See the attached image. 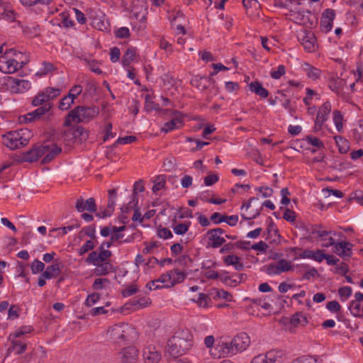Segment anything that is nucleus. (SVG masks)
I'll list each match as a JSON object with an SVG mask.
<instances>
[{
    "label": "nucleus",
    "instance_id": "f257e3e1",
    "mask_svg": "<svg viewBox=\"0 0 363 363\" xmlns=\"http://www.w3.org/2000/svg\"><path fill=\"white\" fill-rule=\"evenodd\" d=\"M192 341L193 336L189 330H179L169 339L167 352L172 357L182 356L191 349Z\"/></svg>",
    "mask_w": 363,
    "mask_h": 363
},
{
    "label": "nucleus",
    "instance_id": "f03ea898",
    "mask_svg": "<svg viewBox=\"0 0 363 363\" xmlns=\"http://www.w3.org/2000/svg\"><path fill=\"white\" fill-rule=\"evenodd\" d=\"M250 344V337L245 333H242L236 336L229 342H223L218 347L219 352L223 357L232 356L238 352L245 350Z\"/></svg>",
    "mask_w": 363,
    "mask_h": 363
},
{
    "label": "nucleus",
    "instance_id": "7ed1b4c3",
    "mask_svg": "<svg viewBox=\"0 0 363 363\" xmlns=\"http://www.w3.org/2000/svg\"><path fill=\"white\" fill-rule=\"evenodd\" d=\"M32 131L28 128H21L10 131L3 136V143L11 150L26 146L33 138Z\"/></svg>",
    "mask_w": 363,
    "mask_h": 363
},
{
    "label": "nucleus",
    "instance_id": "20e7f679",
    "mask_svg": "<svg viewBox=\"0 0 363 363\" xmlns=\"http://www.w3.org/2000/svg\"><path fill=\"white\" fill-rule=\"evenodd\" d=\"M99 113L96 107L77 106L70 111L66 116L64 122L65 126H70L72 122L82 123L94 118Z\"/></svg>",
    "mask_w": 363,
    "mask_h": 363
},
{
    "label": "nucleus",
    "instance_id": "39448f33",
    "mask_svg": "<svg viewBox=\"0 0 363 363\" xmlns=\"http://www.w3.org/2000/svg\"><path fill=\"white\" fill-rule=\"evenodd\" d=\"M17 51L14 49H9L0 56V71L4 73L12 74L21 69L25 63L19 62L17 59L13 58L17 56Z\"/></svg>",
    "mask_w": 363,
    "mask_h": 363
},
{
    "label": "nucleus",
    "instance_id": "423d86ee",
    "mask_svg": "<svg viewBox=\"0 0 363 363\" xmlns=\"http://www.w3.org/2000/svg\"><path fill=\"white\" fill-rule=\"evenodd\" d=\"M134 329L128 324L119 323L113 325L107 333L109 338L116 344H121L128 340L130 333Z\"/></svg>",
    "mask_w": 363,
    "mask_h": 363
},
{
    "label": "nucleus",
    "instance_id": "0eeeda50",
    "mask_svg": "<svg viewBox=\"0 0 363 363\" xmlns=\"http://www.w3.org/2000/svg\"><path fill=\"white\" fill-rule=\"evenodd\" d=\"M61 90L57 88L47 87L43 91L38 92V94L33 98L32 105L33 106H38L51 104L50 101L54 98L59 96Z\"/></svg>",
    "mask_w": 363,
    "mask_h": 363
},
{
    "label": "nucleus",
    "instance_id": "6e6552de",
    "mask_svg": "<svg viewBox=\"0 0 363 363\" xmlns=\"http://www.w3.org/2000/svg\"><path fill=\"white\" fill-rule=\"evenodd\" d=\"M33 330L31 326H22L18 331L14 333L10 334L9 340L11 341L12 346L9 347V352L12 349L15 350L16 346L19 345V349L17 350V354H21L25 352L27 345L25 343H22L21 341L17 340L16 338L21 337L25 334L31 333Z\"/></svg>",
    "mask_w": 363,
    "mask_h": 363
},
{
    "label": "nucleus",
    "instance_id": "1a4fd4ad",
    "mask_svg": "<svg viewBox=\"0 0 363 363\" xmlns=\"http://www.w3.org/2000/svg\"><path fill=\"white\" fill-rule=\"evenodd\" d=\"M44 150V148H43ZM43 156L41 144L36 143L27 152L21 153L17 160L18 162H33Z\"/></svg>",
    "mask_w": 363,
    "mask_h": 363
},
{
    "label": "nucleus",
    "instance_id": "9d476101",
    "mask_svg": "<svg viewBox=\"0 0 363 363\" xmlns=\"http://www.w3.org/2000/svg\"><path fill=\"white\" fill-rule=\"evenodd\" d=\"M52 107V104H47L42 106L33 111L28 113L26 115L19 117L20 123H30L40 118L42 116L49 112Z\"/></svg>",
    "mask_w": 363,
    "mask_h": 363
},
{
    "label": "nucleus",
    "instance_id": "9b49d317",
    "mask_svg": "<svg viewBox=\"0 0 363 363\" xmlns=\"http://www.w3.org/2000/svg\"><path fill=\"white\" fill-rule=\"evenodd\" d=\"M43 152V159L42 160V163L46 164L51 162L57 155H58L61 152V147H58L55 144H41V149Z\"/></svg>",
    "mask_w": 363,
    "mask_h": 363
},
{
    "label": "nucleus",
    "instance_id": "f8f14e48",
    "mask_svg": "<svg viewBox=\"0 0 363 363\" xmlns=\"http://www.w3.org/2000/svg\"><path fill=\"white\" fill-rule=\"evenodd\" d=\"M335 17V11L332 9H327L323 12L320 18V28L322 31L328 33L331 30Z\"/></svg>",
    "mask_w": 363,
    "mask_h": 363
},
{
    "label": "nucleus",
    "instance_id": "ddd939ff",
    "mask_svg": "<svg viewBox=\"0 0 363 363\" xmlns=\"http://www.w3.org/2000/svg\"><path fill=\"white\" fill-rule=\"evenodd\" d=\"M121 363H136L138 350L135 347H128L119 353Z\"/></svg>",
    "mask_w": 363,
    "mask_h": 363
},
{
    "label": "nucleus",
    "instance_id": "4468645a",
    "mask_svg": "<svg viewBox=\"0 0 363 363\" xmlns=\"http://www.w3.org/2000/svg\"><path fill=\"white\" fill-rule=\"evenodd\" d=\"M210 220L215 224L225 222L230 226H235L238 222V216H225L216 212L211 216Z\"/></svg>",
    "mask_w": 363,
    "mask_h": 363
},
{
    "label": "nucleus",
    "instance_id": "2eb2a0df",
    "mask_svg": "<svg viewBox=\"0 0 363 363\" xmlns=\"http://www.w3.org/2000/svg\"><path fill=\"white\" fill-rule=\"evenodd\" d=\"M333 246L334 252L343 259L352 256V245L350 242L346 241L335 242Z\"/></svg>",
    "mask_w": 363,
    "mask_h": 363
},
{
    "label": "nucleus",
    "instance_id": "dca6fc26",
    "mask_svg": "<svg viewBox=\"0 0 363 363\" xmlns=\"http://www.w3.org/2000/svg\"><path fill=\"white\" fill-rule=\"evenodd\" d=\"M331 111V104L329 101L325 102L319 108L315 118V127L321 128L325 121L328 120V116Z\"/></svg>",
    "mask_w": 363,
    "mask_h": 363
},
{
    "label": "nucleus",
    "instance_id": "f3484780",
    "mask_svg": "<svg viewBox=\"0 0 363 363\" xmlns=\"http://www.w3.org/2000/svg\"><path fill=\"white\" fill-rule=\"evenodd\" d=\"M143 356L145 363H158L162 357L161 354L152 346L145 347Z\"/></svg>",
    "mask_w": 363,
    "mask_h": 363
},
{
    "label": "nucleus",
    "instance_id": "a211bd4d",
    "mask_svg": "<svg viewBox=\"0 0 363 363\" xmlns=\"http://www.w3.org/2000/svg\"><path fill=\"white\" fill-rule=\"evenodd\" d=\"M62 262L59 259H55L51 265L47 267L45 271L43 272L44 277L47 279L56 278L61 272Z\"/></svg>",
    "mask_w": 363,
    "mask_h": 363
},
{
    "label": "nucleus",
    "instance_id": "6ab92c4d",
    "mask_svg": "<svg viewBox=\"0 0 363 363\" xmlns=\"http://www.w3.org/2000/svg\"><path fill=\"white\" fill-rule=\"evenodd\" d=\"M206 236L208 239V246L213 247V248L220 247L225 242V240L223 237H222L219 235H217L216 233H214L211 230H209L206 233Z\"/></svg>",
    "mask_w": 363,
    "mask_h": 363
},
{
    "label": "nucleus",
    "instance_id": "aec40b11",
    "mask_svg": "<svg viewBox=\"0 0 363 363\" xmlns=\"http://www.w3.org/2000/svg\"><path fill=\"white\" fill-rule=\"evenodd\" d=\"M346 82L339 77H331L328 82L329 88L337 94L343 91Z\"/></svg>",
    "mask_w": 363,
    "mask_h": 363
},
{
    "label": "nucleus",
    "instance_id": "412c9836",
    "mask_svg": "<svg viewBox=\"0 0 363 363\" xmlns=\"http://www.w3.org/2000/svg\"><path fill=\"white\" fill-rule=\"evenodd\" d=\"M250 90L262 98H267L269 96V91L262 86L260 82L255 81L249 84Z\"/></svg>",
    "mask_w": 363,
    "mask_h": 363
},
{
    "label": "nucleus",
    "instance_id": "4be33fe9",
    "mask_svg": "<svg viewBox=\"0 0 363 363\" xmlns=\"http://www.w3.org/2000/svg\"><path fill=\"white\" fill-rule=\"evenodd\" d=\"M212 81L213 80L211 77H196L191 79V84L192 86L197 87L200 90H205L208 87V84Z\"/></svg>",
    "mask_w": 363,
    "mask_h": 363
},
{
    "label": "nucleus",
    "instance_id": "5701e85b",
    "mask_svg": "<svg viewBox=\"0 0 363 363\" xmlns=\"http://www.w3.org/2000/svg\"><path fill=\"white\" fill-rule=\"evenodd\" d=\"M95 266L94 274L96 276L106 275L113 271V265L109 262L98 263Z\"/></svg>",
    "mask_w": 363,
    "mask_h": 363
},
{
    "label": "nucleus",
    "instance_id": "b1692460",
    "mask_svg": "<svg viewBox=\"0 0 363 363\" xmlns=\"http://www.w3.org/2000/svg\"><path fill=\"white\" fill-rule=\"evenodd\" d=\"M182 118L181 116H177L171 121L165 123L162 128V131L167 133L176 128H179L182 125Z\"/></svg>",
    "mask_w": 363,
    "mask_h": 363
},
{
    "label": "nucleus",
    "instance_id": "393cba45",
    "mask_svg": "<svg viewBox=\"0 0 363 363\" xmlns=\"http://www.w3.org/2000/svg\"><path fill=\"white\" fill-rule=\"evenodd\" d=\"M224 263L226 265H233L238 271H240L244 268L243 264L240 262V258L237 255H230L225 257Z\"/></svg>",
    "mask_w": 363,
    "mask_h": 363
},
{
    "label": "nucleus",
    "instance_id": "a878e982",
    "mask_svg": "<svg viewBox=\"0 0 363 363\" xmlns=\"http://www.w3.org/2000/svg\"><path fill=\"white\" fill-rule=\"evenodd\" d=\"M66 134H71L72 139L79 138L80 140H86L88 137L87 133L81 126L69 128L66 131Z\"/></svg>",
    "mask_w": 363,
    "mask_h": 363
},
{
    "label": "nucleus",
    "instance_id": "bb28decb",
    "mask_svg": "<svg viewBox=\"0 0 363 363\" xmlns=\"http://www.w3.org/2000/svg\"><path fill=\"white\" fill-rule=\"evenodd\" d=\"M322 227L320 225H313L311 227V235H316L317 237L321 240V241H326V239H325V237H328L330 235H335V233L333 231H327L321 229Z\"/></svg>",
    "mask_w": 363,
    "mask_h": 363
},
{
    "label": "nucleus",
    "instance_id": "cd10ccee",
    "mask_svg": "<svg viewBox=\"0 0 363 363\" xmlns=\"http://www.w3.org/2000/svg\"><path fill=\"white\" fill-rule=\"evenodd\" d=\"M290 323L295 327L305 326L308 323V320L302 312H297L292 315Z\"/></svg>",
    "mask_w": 363,
    "mask_h": 363
},
{
    "label": "nucleus",
    "instance_id": "c85d7f7f",
    "mask_svg": "<svg viewBox=\"0 0 363 363\" xmlns=\"http://www.w3.org/2000/svg\"><path fill=\"white\" fill-rule=\"evenodd\" d=\"M170 273H171L172 286H173L174 285H175L177 283L182 282L185 279L186 276V274L181 272L178 269H174L170 271Z\"/></svg>",
    "mask_w": 363,
    "mask_h": 363
},
{
    "label": "nucleus",
    "instance_id": "c756f323",
    "mask_svg": "<svg viewBox=\"0 0 363 363\" xmlns=\"http://www.w3.org/2000/svg\"><path fill=\"white\" fill-rule=\"evenodd\" d=\"M145 191V187L143 184V180H139L135 182L133 186V193L132 196V200L130 201V204L132 203H134V205H137L138 203V192H143Z\"/></svg>",
    "mask_w": 363,
    "mask_h": 363
},
{
    "label": "nucleus",
    "instance_id": "7c9ffc66",
    "mask_svg": "<svg viewBox=\"0 0 363 363\" xmlns=\"http://www.w3.org/2000/svg\"><path fill=\"white\" fill-rule=\"evenodd\" d=\"M268 363H276L280 361L283 356V352L281 350H271L264 354Z\"/></svg>",
    "mask_w": 363,
    "mask_h": 363
},
{
    "label": "nucleus",
    "instance_id": "2f4dec72",
    "mask_svg": "<svg viewBox=\"0 0 363 363\" xmlns=\"http://www.w3.org/2000/svg\"><path fill=\"white\" fill-rule=\"evenodd\" d=\"M306 75L312 80L318 79L321 74V70L306 63L304 68Z\"/></svg>",
    "mask_w": 363,
    "mask_h": 363
},
{
    "label": "nucleus",
    "instance_id": "473e14b6",
    "mask_svg": "<svg viewBox=\"0 0 363 363\" xmlns=\"http://www.w3.org/2000/svg\"><path fill=\"white\" fill-rule=\"evenodd\" d=\"M340 153H346L350 149V143L347 140L340 135L334 138Z\"/></svg>",
    "mask_w": 363,
    "mask_h": 363
},
{
    "label": "nucleus",
    "instance_id": "72a5a7b5",
    "mask_svg": "<svg viewBox=\"0 0 363 363\" xmlns=\"http://www.w3.org/2000/svg\"><path fill=\"white\" fill-rule=\"evenodd\" d=\"M56 69L55 65L49 62H43L41 67L37 71L36 74L38 76L46 75Z\"/></svg>",
    "mask_w": 363,
    "mask_h": 363
},
{
    "label": "nucleus",
    "instance_id": "f704fd0d",
    "mask_svg": "<svg viewBox=\"0 0 363 363\" xmlns=\"http://www.w3.org/2000/svg\"><path fill=\"white\" fill-rule=\"evenodd\" d=\"M136 53V49L134 48H129L126 50L125 54L122 57V63L123 66H128L133 62Z\"/></svg>",
    "mask_w": 363,
    "mask_h": 363
},
{
    "label": "nucleus",
    "instance_id": "c9c22d12",
    "mask_svg": "<svg viewBox=\"0 0 363 363\" xmlns=\"http://www.w3.org/2000/svg\"><path fill=\"white\" fill-rule=\"evenodd\" d=\"M13 83L16 86V92H23L30 87V83L28 80L13 79Z\"/></svg>",
    "mask_w": 363,
    "mask_h": 363
},
{
    "label": "nucleus",
    "instance_id": "e433bc0d",
    "mask_svg": "<svg viewBox=\"0 0 363 363\" xmlns=\"http://www.w3.org/2000/svg\"><path fill=\"white\" fill-rule=\"evenodd\" d=\"M154 185L152 190L154 193L162 189L166 184V177L164 175H159L156 177L153 181Z\"/></svg>",
    "mask_w": 363,
    "mask_h": 363
},
{
    "label": "nucleus",
    "instance_id": "4c0bfd02",
    "mask_svg": "<svg viewBox=\"0 0 363 363\" xmlns=\"http://www.w3.org/2000/svg\"><path fill=\"white\" fill-rule=\"evenodd\" d=\"M349 308L354 316L359 317L363 315V306L360 302L351 301Z\"/></svg>",
    "mask_w": 363,
    "mask_h": 363
},
{
    "label": "nucleus",
    "instance_id": "58836bf2",
    "mask_svg": "<svg viewBox=\"0 0 363 363\" xmlns=\"http://www.w3.org/2000/svg\"><path fill=\"white\" fill-rule=\"evenodd\" d=\"M342 121L343 116L341 112L338 110H335L333 111V121L339 133H342L343 130Z\"/></svg>",
    "mask_w": 363,
    "mask_h": 363
},
{
    "label": "nucleus",
    "instance_id": "ea45409f",
    "mask_svg": "<svg viewBox=\"0 0 363 363\" xmlns=\"http://www.w3.org/2000/svg\"><path fill=\"white\" fill-rule=\"evenodd\" d=\"M13 165V162L6 161L0 165V179H4L8 177L10 173V168Z\"/></svg>",
    "mask_w": 363,
    "mask_h": 363
},
{
    "label": "nucleus",
    "instance_id": "a19ab883",
    "mask_svg": "<svg viewBox=\"0 0 363 363\" xmlns=\"http://www.w3.org/2000/svg\"><path fill=\"white\" fill-rule=\"evenodd\" d=\"M316 39L315 35H313V39H308L307 40H305L303 42V46L304 48V50L308 52H315L316 49Z\"/></svg>",
    "mask_w": 363,
    "mask_h": 363
},
{
    "label": "nucleus",
    "instance_id": "79ce46f5",
    "mask_svg": "<svg viewBox=\"0 0 363 363\" xmlns=\"http://www.w3.org/2000/svg\"><path fill=\"white\" fill-rule=\"evenodd\" d=\"M124 235L122 233H112L111 235V240L113 242H118V244L121 245L124 242H130L133 239L130 237H128V238L125 240H122Z\"/></svg>",
    "mask_w": 363,
    "mask_h": 363
},
{
    "label": "nucleus",
    "instance_id": "37998d69",
    "mask_svg": "<svg viewBox=\"0 0 363 363\" xmlns=\"http://www.w3.org/2000/svg\"><path fill=\"white\" fill-rule=\"evenodd\" d=\"M190 224L191 223L189 221L184 223H179L173 228V230L177 235H184L188 231Z\"/></svg>",
    "mask_w": 363,
    "mask_h": 363
},
{
    "label": "nucleus",
    "instance_id": "c03bdc74",
    "mask_svg": "<svg viewBox=\"0 0 363 363\" xmlns=\"http://www.w3.org/2000/svg\"><path fill=\"white\" fill-rule=\"evenodd\" d=\"M151 304V299L149 297L143 296L133 302V306L138 308H145Z\"/></svg>",
    "mask_w": 363,
    "mask_h": 363
},
{
    "label": "nucleus",
    "instance_id": "a18cd8bd",
    "mask_svg": "<svg viewBox=\"0 0 363 363\" xmlns=\"http://www.w3.org/2000/svg\"><path fill=\"white\" fill-rule=\"evenodd\" d=\"M277 267H278L280 274L281 272H289L292 269V266L291 264V262L284 259H281L279 260V262L277 263Z\"/></svg>",
    "mask_w": 363,
    "mask_h": 363
},
{
    "label": "nucleus",
    "instance_id": "49530a36",
    "mask_svg": "<svg viewBox=\"0 0 363 363\" xmlns=\"http://www.w3.org/2000/svg\"><path fill=\"white\" fill-rule=\"evenodd\" d=\"M156 281L163 284V285L162 286L163 287L169 288L172 286L171 273L169 272L168 274H162L157 279H156Z\"/></svg>",
    "mask_w": 363,
    "mask_h": 363
},
{
    "label": "nucleus",
    "instance_id": "de8ad7c7",
    "mask_svg": "<svg viewBox=\"0 0 363 363\" xmlns=\"http://www.w3.org/2000/svg\"><path fill=\"white\" fill-rule=\"evenodd\" d=\"M160 108V106L157 104H155L153 101L150 100V96L147 94L145 96V110L147 112L152 111V110H157Z\"/></svg>",
    "mask_w": 363,
    "mask_h": 363
},
{
    "label": "nucleus",
    "instance_id": "09e8293b",
    "mask_svg": "<svg viewBox=\"0 0 363 363\" xmlns=\"http://www.w3.org/2000/svg\"><path fill=\"white\" fill-rule=\"evenodd\" d=\"M286 73L285 67L282 65L278 66L277 70H272L270 73L272 78L274 79H280Z\"/></svg>",
    "mask_w": 363,
    "mask_h": 363
},
{
    "label": "nucleus",
    "instance_id": "8fccbe9b",
    "mask_svg": "<svg viewBox=\"0 0 363 363\" xmlns=\"http://www.w3.org/2000/svg\"><path fill=\"white\" fill-rule=\"evenodd\" d=\"M44 268V263L38 260V259H35L31 265V271L33 274H37L38 272H43Z\"/></svg>",
    "mask_w": 363,
    "mask_h": 363
},
{
    "label": "nucleus",
    "instance_id": "3c124183",
    "mask_svg": "<svg viewBox=\"0 0 363 363\" xmlns=\"http://www.w3.org/2000/svg\"><path fill=\"white\" fill-rule=\"evenodd\" d=\"M109 284V280L106 278H98L96 279L94 284L93 288L96 290H100L104 289L106 284Z\"/></svg>",
    "mask_w": 363,
    "mask_h": 363
},
{
    "label": "nucleus",
    "instance_id": "603ef678",
    "mask_svg": "<svg viewBox=\"0 0 363 363\" xmlns=\"http://www.w3.org/2000/svg\"><path fill=\"white\" fill-rule=\"evenodd\" d=\"M210 301L211 299L207 295L204 294H200L196 301L200 307L207 308L208 307V303Z\"/></svg>",
    "mask_w": 363,
    "mask_h": 363
},
{
    "label": "nucleus",
    "instance_id": "864d4df0",
    "mask_svg": "<svg viewBox=\"0 0 363 363\" xmlns=\"http://www.w3.org/2000/svg\"><path fill=\"white\" fill-rule=\"evenodd\" d=\"M157 235L160 238L163 239H168L173 236L170 230H169L167 228H163L162 226H160L157 229Z\"/></svg>",
    "mask_w": 363,
    "mask_h": 363
},
{
    "label": "nucleus",
    "instance_id": "5fc2aeb1",
    "mask_svg": "<svg viewBox=\"0 0 363 363\" xmlns=\"http://www.w3.org/2000/svg\"><path fill=\"white\" fill-rule=\"evenodd\" d=\"M313 33L311 31L307 30H303L298 34V39L303 44V42L308 39H313Z\"/></svg>",
    "mask_w": 363,
    "mask_h": 363
},
{
    "label": "nucleus",
    "instance_id": "6e6d98bb",
    "mask_svg": "<svg viewBox=\"0 0 363 363\" xmlns=\"http://www.w3.org/2000/svg\"><path fill=\"white\" fill-rule=\"evenodd\" d=\"M306 140L309 144L318 148H321L324 147L323 142L318 138H315L314 136L308 135L306 136Z\"/></svg>",
    "mask_w": 363,
    "mask_h": 363
},
{
    "label": "nucleus",
    "instance_id": "4d7b16f0",
    "mask_svg": "<svg viewBox=\"0 0 363 363\" xmlns=\"http://www.w3.org/2000/svg\"><path fill=\"white\" fill-rule=\"evenodd\" d=\"M137 140V138L135 136H133V135H128V136H125V137H123V138H119L116 141V143L113 144V146H116L118 144H129V143H132L135 141H136Z\"/></svg>",
    "mask_w": 363,
    "mask_h": 363
},
{
    "label": "nucleus",
    "instance_id": "13d9d810",
    "mask_svg": "<svg viewBox=\"0 0 363 363\" xmlns=\"http://www.w3.org/2000/svg\"><path fill=\"white\" fill-rule=\"evenodd\" d=\"M73 103L69 96H65L60 100L58 107L63 111L67 110Z\"/></svg>",
    "mask_w": 363,
    "mask_h": 363
},
{
    "label": "nucleus",
    "instance_id": "bf43d9fd",
    "mask_svg": "<svg viewBox=\"0 0 363 363\" xmlns=\"http://www.w3.org/2000/svg\"><path fill=\"white\" fill-rule=\"evenodd\" d=\"M100 298V296L98 294L94 293L88 296L85 301V305L88 307H91L95 303H96Z\"/></svg>",
    "mask_w": 363,
    "mask_h": 363
},
{
    "label": "nucleus",
    "instance_id": "052dcab7",
    "mask_svg": "<svg viewBox=\"0 0 363 363\" xmlns=\"http://www.w3.org/2000/svg\"><path fill=\"white\" fill-rule=\"evenodd\" d=\"M85 211L89 212H95L96 211V205L94 198H89L85 201Z\"/></svg>",
    "mask_w": 363,
    "mask_h": 363
},
{
    "label": "nucleus",
    "instance_id": "680f3d73",
    "mask_svg": "<svg viewBox=\"0 0 363 363\" xmlns=\"http://www.w3.org/2000/svg\"><path fill=\"white\" fill-rule=\"evenodd\" d=\"M94 247V244L92 240H87L84 245H83L79 251L80 255H82L88 251L92 250Z\"/></svg>",
    "mask_w": 363,
    "mask_h": 363
},
{
    "label": "nucleus",
    "instance_id": "e2e57ef3",
    "mask_svg": "<svg viewBox=\"0 0 363 363\" xmlns=\"http://www.w3.org/2000/svg\"><path fill=\"white\" fill-rule=\"evenodd\" d=\"M88 263H93L94 265L100 263L99 252L97 251H92L86 259Z\"/></svg>",
    "mask_w": 363,
    "mask_h": 363
},
{
    "label": "nucleus",
    "instance_id": "0e129e2a",
    "mask_svg": "<svg viewBox=\"0 0 363 363\" xmlns=\"http://www.w3.org/2000/svg\"><path fill=\"white\" fill-rule=\"evenodd\" d=\"M257 191L262 194L263 198H267L272 195L273 189L269 186H260L256 189Z\"/></svg>",
    "mask_w": 363,
    "mask_h": 363
},
{
    "label": "nucleus",
    "instance_id": "69168bd1",
    "mask_svg": "<svg viewBox=\"0 0 363 363\" xmlns=\"http://www.w3.org/2000/svg\"><path fill=\"white\" fill-rule=\"evenodd\" d=\"M19 311L18 306L11 305L9 309V318L12 320L17 318L19 316Z\"/></svg>",
    "mask_w": 363,
    "mask_h": 363
},
{
    "label": "nucleus",
    "instance_id": "338daca9",
    "mask_svg": "<svg viewBox=\"0 0 363 363\" xmlns=\"http://www.w3.org/2000/svg\"><path fill=\"white\" fill-rule=\"evenodd\" d=\"M327 308L333 313H337L340 311L341 306L340 303L336 301H331L327 303Z\"/></svg>",
    "mask_w": 363,
    "mask_h": 363
},
{
    "label": "nucleus",
    "instance_id": "774afa93",
    "mask_svg": "<svg viewBox=\"0 0 363 363\" xmlns=\"http://www.w3.org/2000/svg\"><path fill=\"white\" fill-rule=\"evenodd\" d=\"M218 176L217 174H208L204 178V184L206 186H211L218 181Z\"/></svg>",
    "mask_w": 363,
    "mask_h": 363
}]
</instances>
